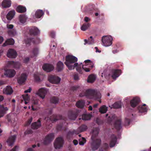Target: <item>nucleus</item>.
Segmentation results:
<instances>
[{
  "label": "nucleus",
  "mask_w": 151,
  "mask_h": 151,
  "mask_svg": "<svg viewBox=\"0 0 151 151\" xmlns=\"http://www.w3.org/2000/svg\"><path fill=\"white\" fill-rule=\"evenodd\" d=\"M65 63L70 70L76 68V70L80 72L82 68V63L78 64L77 62V58L73 55H68L66 56Z\"/></svg>",
  "instance_id": "1"
},
{
  "label": "nucleus",
  "mask_w": 151,
  "mask_h": 151,
  "mask_svg": "<svg viewBox=\"0 0 151 151\" xmlns=\"http://www.w3.org/2000/svg\"><path fill=\"white\" fill-rule=\"evenodd\" d=\"M85 96L89 98L93 99L98 101L100 103L101 102L100 99L101 95L100 93L97 92L93 89H89L86 90Z\"/></svg>",
  "instance_id": "2"
},
{
  "label": "nucleus",
  "mask_w": 151,
  "mask_h": 151,
  "mask_svg": "<svg viewBox=\"0 0 151 151\" xmlns=\"http://www.w3.org/2000/svg\"><path fill=\"white\" fill-rule=\"evenodd\" d=\"M108 73L107 70L104 71L102 73L101 76H104L105 77H106L108 76L111 75L113 79H115L121 74V71L119 70H113L111 71L110 73Z\"/></svg>",
  "instance_id": "3"
},
{
  "label": "nucleus",
  "mask_w": 151,
  "mask_h": 151,
  "mask_svg": "<svg viewBox=\"0 0 151 151\" xmlns=\"http://www.w3.org/2000/svg\"><path fill=\"white\" fill-rule=\"evenodd\" d=\"M15 11L14 10H12L9 11L6 16V20L5 16L3 14H1V17L3 21L5 23L9 22V21L11 20L14 17L15 14Z\"/></svg>",
  "instance_id": "4"
},
{
  "label": "nucleus",
  "mask_w": 151,
  "mask_h": 151,
  "mask_svg": "<svg viewBox=\"0 0 151 151\" xmlns=\"http://www.w3.org/2000/svg\"><path fill=\"white\" fill-rule=\"evenodd\" d=\"M113 38L110 35L103 36L102 38L103 45L105 47L110 46L112 44Z\"/></svg>",
  "instance_id": "5"
},
{
  "label": "nucleus",
  "mask_w": 151,
  "mask_h": 151,
  "mask_svg": "<svg viewBox=\"0 0 151 151\" xmlns=\"http://www.w3.org/2000/svg\"><path fill=\"white\" fill-rule=\"evenodd\" d=\"M63 140L61 137H59L55 140L54 143V147L57 149H60L63 146Z\"/></svg>",
  "instance_id": "6"
},
{
  "label": "nucleus",
  "mask_w": 151,
  "mask_h": 151,
  "mask_svg": "<svg viewBox=\"0 0 151 151\" xmlns=\"http://www.w3.org/2000/svg\"><path fill=\"white\" fill-rule=\"evenodd\" d=\"M48 79L50 82L54 84L59 83L60 81V78L59 77L53 75L49 76Z\"/></svg>",
  "instance_id": "7"
},
{
  "label": "nucleus",
  "mask_w": 151,
  "mask_h": 151,
  "mask_svg": "<svg viewBox=\"0 0 151 151\" xmlns=\"http://www.w3.org/2000/svg\"><path fill=\"white\" fill-rule=\"evenodd\" d=\"M27 75L26 73H23L18 78L17 81L19 84H22L26 81L27 78Z\"/></svg>",
  "instance_id": "8"
},
{
  "label": "nucleus",
  "mask_w": 151,
  "mask_h": 151,
  "mask_svg": "<svg viewBox=\"0 0 151 151\" xmlns=\"http://www.w3.org/2000/svg\"><path fill=\"white\" fill-rule=\"evenodd\" d=\"M47 92V90L45 88H41L39 89L37 91L35 94L38 95L42 99L45 98V96Z\"/></svg>",
  "instance_id": "9"
},
{
  "label": "nucleus",
  "mask_w": 151,
  "mask_h": 151,
  "mask_svg": "<svg viewBox=\"0 0 151 151\" xmlns=\"http://www.w3.org/2000/svg\"><path fill=\"white\" fill-rule=\"evenodd\" d=\"M24 42L26 44H38L40 42V40L39 38L34 39L33 38H27L24 40Z\"/></svg>",
  "instance_id": "10"
},
{
  "label": "nucleus",
  "mask_w": 151,
  "mask_h": 151,
  "mask_svg": "<svg viewBox=\"0 0 151 151\" xmlns=\"http://www.w3.org/2000/svg\"><path fill=\"white\" fill-rule=\"evenodd\" d=\"M54 134L51 133L47 135L45 138V139L43 143L45 144H47L50 143L54 139Z\"/></svg>",
  "instance_id": "11"
},
{
  "label": "nucleus",
  "mask_w": 151,
  "mask_h": 151,
  "mask_svg": "<svg viewBox=\"0 0 151 151\" xmlns=\"http://www.w3.org/2000/svg\"><path fill=\"white\" fill-rule=\"evenodd\" d=\"M16 71L13 69H8L5 71L4 75L8 77H13L15 75Z\"/></svg>",
  "instance_id": "12"
},
{
  "label": "nucleus",
  "mask_w": 151,
  "mask_h": 151,
  "mask_svg": "<svg viewBox=\"0 0 151 151\" xmlns=\"http://www.w3.org/2000/svg\"><path fill=\"white\" fill-rule=\"evenodd\" d=\"M42 68L47 72H49L52 70L54 69V66L51 64H45L43 65Z\"/></svg>",
  "instance_id": "13"
},
{
  "label": "nucleus",
  "mask_w": 151,
  "mask_h": 151,
  "mask_svg": "<svg viewBox=\"0 0 151 151\" xmlns=\"http://www.w3.org/2000/svg\"><path fill=\"white\" fill-rule=\"evenodd\" d=\"M8 57L11 58H15L17 55L16 52L14 49H10L7 52V54Z\"/></svg>",
  "instance_id": "14"
},
{
  "label": "nucleus",
  "mask_w": 151,
  "mask_h": 151,
  "mask_svg": "<svg viewBox=\"0 0 151 151\" xmlns=\"http://www.w3.org/2000/svg\"><path fill=\"white\" fill-rule=\"evenodd\" d=\"M11 4L10 0H3L1 3V6L3 8L9 7Z\"/></svg>",
  "instance_id": "15"
},
{
  "label": "nucleus",
  "mask_w": 151,
  "mask_h": 151,
  "mask_svg": "<svg viewBox=\"0 0 151 151\" xmlns=\"http://www.w3.org/2000/svg\"><path fill=\"white\" fill-rule=\"evenodd\" d=\"M40 31L37 27H32L29 29V33L32 35H36L40 33Z\"/></svg>",
  "instance_id": "16"
},
{
  "label": "nucleus",
  "mask_w": 151,
  "mask_h": 151,
  "mask_svg": "<svg viewBox=\"0 0 151 151\" xmlns=\"http://www.w3.org/2000/svg\"><path fill=\"white\" fill-rule=\"evenodd\" d=\"M101 140L99 139H96L94 141L92 144V149L93 150L97 149L100 144Z\"/></svg>",
  "instance_id": "17"
},
{
  "label": "nucleus",
  "mask_w": 151,
  "mask_h": 151,
  "mask_svg": "<svg viewBox=\"0 0 151 151\" xmlns=\"http://www.w3.org/2000/svg\"><path fill=\"white\" fill-rule=\"evenodd\" d=\"M13 92V90L12 87L9 86H7L4 88L3 90L4 93L7 95H11Z\"/></svg>",
  "instance_id": "18"
},
{
  "label": "nucleus",
  "mask_w": 151,
  "mask_h": 151,
  "mask_svg": "<svg viewBox=\"0 0 151 151\" xmlns=\"http://www.w3.org/2000/svg\"><path fill=\"white\" fill-rule=\"evenodd\" d=\"M8 66L12 65L14 67L18 68L21 65L20 63L18 62H15L13 61H8L7 62Z\"/></svg>",
  "instance_id": "19"
},
{
  "label": "nucleus",
  "mask_w": 151,
  "mask_h": 151,
  "mask_svg": "<svg viewBox=\"0 0 151 151\" xmlns=\"http://www.w3.org/2000/svg\"><path fill=\"white\" fill-rule=\"evenodd\" d=\"M44 14V13L42 10H38L36 12L35 15H33V17L34 19L39 18L43 15Z\"/></svg>",
  "instance_id": "20"
},
{
  "label": "nucleus",
  "mask_w": 151,
  "mask_h": 151,
  "mask_svg": "<svg viewBox=\"0 0 151 151\" xmlns=\"http://www.w3.org/2000/svg\"><path fill=\"white\" fill-rule=\"evenodd\" d=\"M116 143V138L114 135L111 136L110 143V146L111 147H114Z\"/></svg>",
  "instance_id": "21"
},
{
  "label": "nucleus",
  "mask_w": 151,
  "mask_h": 151,
  "mask_svg": "<svg viewBox=\"0 0 151 151\" xmlns=\"http://www.w3.org/2000/svg\"><path fill=\"white\" fill-rule=\"evenodd\" d=\"M96 76L94 74L90 75L88 77L87 81L88 82L92 83L96 80Z\"/></svg>",
  "instance_id": "22"
},
{
  "label": "nucleus",
  "mask_w": 151,
  "mask_h": 151,
  "mask_svg": "<svg viewBox=\"0 0 151 151\" xmlns=\"http://www.w3.org/2000/svg\"><path fill=\"white\" fill-rule=\"evenodd\" d=\"M16 138V136L14 135L10 137L7 141V142L9 146H11L14 144L15 139Z\"/></svg>",
  "instance_id": "23"
},
{
  "label": "nucleus",
  "mask_w": 151,
  "mask_h": 151,
  "mask_svg": "<svg viewBox=\"0 0 151 151\" xmlns=\"http://www.w3.org/2000/svg\"><path fill=\"white\" fill-rule=\"evenodd\" d=\"M139 101V98L137 97L134 98L130 101L131 106L133 107H135Z\"/></svg>",
  "instance_id": "24"
},
{
  "label": "nucleus",
  "mask_w": 151,
  "mask_h": 151,
  "mask_svg": "<svg viewBox=\"0 0 151 151\" xmlns=\"http://www.w3.org/2000/svg\"><path fill=\"white\" fill-rule=\"evenodd\" d=\"M27 16L24 14H21L19 17V20L20 22L22 24L25 23L27 21Z\"/></svg>",
  "instance_id": "25"
},
{
  "label": "nucleus",
  "mask_w": 151,
  "mask_h": 151,
  "mask_svg": "<svg viewBox=\"0 0 151 151\" xmlns=\"http://www.w3.org/2000/svg\"><path fill=\"white\" fill-rule=\"evenodd\" d=\"M34 77V79L37 82H40L43 79L42 76L38 73H35Z\"/></svg>",
  "instance_id": "26"
},
{
  "label": "nucleus",
  "mask_w": 151,
  "mask_h": 151,
  "mask_svg": "<svg viewBox=\"0 0 151 151\" xmlns=\"http://www.w3.org/2000/svg\"><path fill=\"white\" fill-rule=\"evenodd\" d=\"M39 54V50L37 48L34 49L32 52L30 57L31 58H33L36 57Z\"/></svg>",
  "instance_id": "27"
},
{
  "label": "nucleus",
  "mask_w": 151,
  "mask_h": 151,
  "mask_svg": "<svg viewBox=\"0 0 151 151\" xmlns=\"http://www.w3.org/2000/svg\"><path fill=\"white\" fill-rule=\"evenodd\" d=\"M14 43V40L12 39H8L3 45V46H5L8 45H12Z\"/></svg>",
  "instance_id": "28"
},
{
  "label": "nucleus",
  "mask_w": 151,
  "mask_h": 151,
  "mask_svg": "<svg viewBox=\"0 0 151 151\" xmlns=\"http://www.w3.org/2000/svg\"><path fill=\"white\" fill-rule=\"evenodd\" d=\"M16 10L18 12L22 13L25 12L26 9L25 7L20 5L17 7Z\"/></svg>",
  "instance_id": "29"
},
{
  "label": "nucleus",
  "mask_w": 151,
  "mask_h": 151,
  "mask_svg": "<svg viewBox=\"0 0 151 151\" xmlns=\"http://www.w3.org/2000/svg\"><path fill=\"white\" fill-rule=\"evenodd\" d=\"M85 104V101L83 100H79L77 102L76 104V106L78 108H83Z\"/></svg>",
  "instance_id": "30"
},
{
  "label": "nucleus",
  "mask_w": 151,
  "mask_h": 151,
  "mask_svg": "<svg viewBox=\"0 0 151 151\" xmlns=\"http://www.w3.org/2000/svg\"><path fill=\"white\" fill-rule=\"evenodd\" d=\"M108 110V107L105 105L101 106L99 109V111L101 114L106 113Z\"/></svg>",
  "instance_id": "31"
},
{
  "label": "nucleus",
  "mask_w": 151,
  "mask_h": 151,
  "mask_svg": "<svg viewBox=\"0 0 151 151\" xmlns=\"http://www.w3.org/2000/svg\"><path fill=\"white\" fill-rule=\"evenodd\" d=\"M63 68V64L61 61L58 62L57 65V70L58 71H61Z\"/></svg>",
  "instance_id": "32"
},
{
  "label": "nucleus",
  "mask_w": 151,
  "mask_h": 151,
  "mask_svg": "<svg viewBox=\"0 0 151 151\" xmlns=\"http://www.w3.org/2000/svg\"><path fill=\"white\" fill-rule=\"evenodd\" d=\"M91 26L89 23H86L83 24L81 27V29L83 31L87 30Z\"/></svg>",
  "instance_id": "33"
},
{
  "label": "nucleus",
  "mask_w": 151,
  "mask_h": 151,
  "mask_svg": "<svg viewBox=\"0 0 151 151\" xmlns=\"http://www.w3.org/2000/svg\"><path fill=\"white\" fill-rule=\"evenodd\" d=\"M40 126L41 123L39 120H38L37 122H35L32 124V128L33 129H37Z\"/></svg>",
  "instance_id": "34"
},
{
  "label": "nucleus",
  "mask_w": 151,
  "mask_h": 151,
  "mask_svg": "<svg viewBox=\"0 0 151 151\" xmlns=\"http://www.w3.org/2000/svg\"><path fill=\"white\" fill-rule=\"evenodd\" d=\"M7 33L8 35L11 37H13L16 35L17 34L16 30L14 29L7 30Z\"/></svg>",
  "instance_id": "35"
},
{
  "label": "nucleus",
  "mask_w": 151,
  "mask_h": 151,
  "mask_svg": "<svg viewBox=\"0 0 151 151\" xmlns=\"http://www.w3.org/2000/svg\"><path fill=\"white\" fill-rule=\"evenodd\" d=\"M146 104H144L143 106H140L138 108L140 112H145L147 111V109L146 107H145Z\"/></svg>",
  "instance_id": "36"
},
{
  "label": "nucleus",
  "mask_w": 151,
  "mask_h": 151,
  "mask_svg": "<svg viewBox=\"0 0 151 151\" xmlns=\"http://www.w3.org/2000/svg\"><path fill=\"white\" fill-rule=\"evenodd\" d=\"M114 126L118 130H119L121 128V122L120 120H118L114 124Z\"/></svg>",
  "instance_id": "37"
},
{
  "label": "nucleus",
  "mask_w": 151,
  "mask_h": 151,
  "mask_svg": "<svg viewBox=\"0 0 151 151\" xmlns=\"http://www.w3.org/2000/svg\"><path fill=\"white\" fill-rule=\"evenodd\" d=\"M112 106L115 109L121 108L122 106L121 102H116Z\"/></svg>",
  "instance_id": "38"
},
{
  "label": "nucleus",
  "mask_w": 151,
  "mask_h": 151,
  "mask_svg": "<svg viewBox=\"0 0 151 151\" xmlns=\"http://www.w3.org/2000/svg\"><path fill=\"white\" fill-rule=\"evenodd\" d=\"M91 115L89 114H84L82 115V119L85 120H88L91 119Z\"/></svg>",
  "instance_id": "39"
},
{
  "label": "nucleus",
  "mask_w": 151,
  "mask_h": 151,
  "mask_svg": "<svg viewBox=\"0 0 151 151\" xmlns=\"http://www.w3.org/2000/svg\"><path fill=\"white\" fill-rule=\"evenodd\" d=\"M86 65H90L91 67L93 68V67L94 64L93 62L90 60H87L84 61Z\"/></svg>",
  "instance_id": "40"
},
{
  "label": "nucleus",
  "mask_w": 151,
  "mask_h": 151,
  "mask_svg": "<svg viewBox=\"0 0 151 151\" xmlns=\"http://www.w3.org/2000/svg\"><path fill=\"white\" fill-rule=\"evenodd\" d=\"M23 99L24 101V103L25 104H27L29 100V97L28 96V94H27L23 96Z\"/></svg>",
  "instance_id": "41"
},
{
  "label": "nucleus",
  "mask_w": 151,
  "mask_h": 151,
  "mask_svg": "<svg viewBox=\"0 0 151 151\" xmlns=\"http://www.w3.org/2000/svg\"><path fill=\"white\" fill-rule=\"evenodd\" d=\"M87 129V126L86 125H83L78 128V130L79 132L85 131Z\"/></svg>",
  "instance_id": "42"
},
{
  "label": "nucleus",
  "mask_w": 151,
  "mask_h": 151,
  "mask_svg": "<svg viewBox=\"0 0 151 151\" xmlns=\"http://www.w3.org/2000/svg\"><path fill=\"white\" fill-rule=\"evenodd\" d=\"M86 142V139L84 137H82L79 139V144L80 145H84Z\"/></svg>",
  "instance_id": "43"
},
{
  "label": "nucleus",
  "mask_w": 151,
  "mask_h": 151,
  "mask_svg": "<svg viewBox=\"0 0 151 151\" xmlns=\"http://www.w3.org/2000/svg\"><path fill=\"white\" fill-rule=\"evenodd\" d=\"M58 99L56 97H52L50 100L51 103L56 104L58 103Z\"/></svg>",
  "instance_id": "44"
},
{
  "label": "nucleus",
  "mask_w": 151,
  "mask_h": 151,
  "mask_svg": "<svg viewBox=\"0 0 151 151\" xmlns=\"http://www.w3.org/2000/svg\"><path fill=\"white\" fill-rule=\"evenodd\" d=\"M94 43V40H93L92 37L90 36V38L88 39V44H92Z\"/></svg>",
  "instance_id": "45"
},
{
  "label": "nucleus",
  "mask_w": 151,
  "mask_h": 151,
  "mask_svg": "<svg viewBox=\"0 0 151 151\" xmlns=\"http://www.w3.org/2000/svg\"><path fill=\"white\" fill-rule=\"evenodd\" d=\"M7 30H10L13 29L14 25L12 24H7L6 25Z\"/></svg>",
  "instance_id": "46"
},
{
  "label": "nucleus",
  "mask_w": 151,
  "mask_h": 151,
  "mask_svg": "<svg viewBox=\"0 0 151 151\" xmlns=\"http://www.w3.org/2000/svg\"><path fill=\"white\" fill-rule=\"evenodd\" d=\"M32 103L33 105H32V109L34 111L35 110H36V109L34 108L33 107L34 105H37L38 104V101L37 100L34 101H32Z\"/></svg>",
  "instance_id": "47"
},
{
  "label": "nucleus",
  "mask_w": 151,
  "mask_h": 151,
  "mask_svg": "<svg viewBox=\"0 0 151 151\" xmlns=\"http://www.w3.org/2000/svg\"><path fill=\"white\" fill-rule=\"evenodd\" d=\"M76 118V116L74 114H72L69 117V118L72 120H75Z\"/></svg>",
  "instance_id": "48"
},
{
  "label": "nucleus",
  "mask_w": 151,
  "mask_h": 151,
  "mask_svg": "<svg viewBox=\"0 0 151 151\" xmlns=\"http://www.w3.org/2000/svg\"><path fill=\"white\" fill-rule=\"evenodd\" d=\"M82 68L86 72H89L90 70V69L88 68H85L84 67L83 65H82Z\"/></svg>",
  "instance_id": "49"
},
{
  "label": "nucleus",
  "mask_w": 151,
  "mask_h": 151,
  "mask_svg": "<svg viewBox=\"0 0 151 151\" xmlns=\"http://www.w3.org/2000/svg\"><path fill=\"white\" fill-rule=\"evenodd\" d=\"M29 61V58L27 57L25 58L24 60V62L25 63H27Z\"/></svg>",
  "instance_id": "50"
},
{
  "label": "nucleus",
  "mask_w": 151,
  "mask_h": 151,
  "mask_svg": "<svg viewBox=\"0 0 151 151\" xmlns=\"http://www.w3.org/2000/svg\"><path fill=\"white\" fill-rule=\"evenodd\" d=\"M90 19L88 17H86L84 18V21L86 22H87L90 21Z\"/></svg>",
  "instance_id": "51"
},
{
  "label": "nucleus",
  "mask_w": 151,
  "mask_h": 151,
  "mask_svg": "<svg viewBox=\"0 0 151 151\" xmlns=\"http://www.w3.org/2000/svg\"><path fill=\"white\" fill-rule=\"evenodd\" d=\"M130 122V120L127 119H126L125 123L126 125H128L129 124Z\"/></svg>",
  "instance_id": "52"
},
{
  "label": "nucleus",
  "mask_w": 151,
  "mask_h": 151,
  "mask_svg": "<svg viewBox=\"0 0 151 151\" xmlns=\"http://www.w3.org/2000/svg\"><path fill=\"white\" fill-rule=\"evenodd\" d=\"M74 79L75 80H78L79 79V77L78 75H75L74 77Z\"/></svg>",
  "instance_id": "53"
},
{
  "label": "nucleus",
  "mask_w": 151,
  "mask_h": 151,
  "mask_svg": "<svg viewBox=\"0 0 151 151\" xmlns=\"http://www.w3.org/2000/svg\"><path fill=\"white\" fill-rule=\"evenodd\" d=\"M31 131L30 130H27L26 131H25L24 132V134H29L31 133Z\"/></svg>",
  "instance_id": "54"
},
{
  "label": "nucleus",
  "mask_w": 151,
  "mask_h": 151,
  "mask_svg": "<svg viewBox=\"0 0 151 151\" xmlns=\"http://www.w3.org/2000/svg\"><path fill=\"white\" fill-rule=\"evenodd\" d=\"M32 118H31L29 119L27 122V124H29L31 123L32 121Z\"/></svg>",
  "instance_id": "55"
},
{
  "label": "nucleus",
  "mask_w": 151,
  "mask_h": 151,
  "mask_svg": "<svg viewBox=\"0 0 151 151\" xmlns=\"http://www.w3.org/2000/svg\"><path fill=\"white\" fill-rule=\"evenodd\" d=\"M31 90V88H29L28 90H26L24 91V93H27L28 92H30Z\"/></svg>",
  "instance_id": "56"
},
{
  "label": "nucleus",
  "mask_w": 151,
  "mask_h": 151,
  "mask_svg": "<svg viewBox=\"0 0 151 151\" xmlns=\"http://www.w3.org/2000/svg\"><path fill=\"white\" fill-rule=\"evenodd\" d=\"M73 142L75 145H76L78 144V141L76 140H74Z\"/></svg>",
  "instance_id": "57"
},
{
  "label": "nucleus",
  "mask_w": 151,
  "mask_h": 151,
  "mask_svg": "<svg viewBox=\"0 0 151 151\" xmlns=\"http://www.w3.org/2000/svg\"><path fill=\"white\" fill-rule=\"evenodd\" d=\"M18 147L16 146L15 147L13 148L11 151H16L18 149Z\"/></svg>",
  "instance_id": "58"
},
{
  "label": "nucleus",
  "mask_w": 151,
  "mask_h": 151,
  "mask_svg": "<svg viewBox=\"0 0 151 151\" xmlns=\"http://www.w3.org/2000/svg\"><path fill=\"white\" fill-rule=\"evenodd\" d=\"M50 36L52 37L55 36V33L54 32H52L50 34Z\"/></svg>",
  "instance_id": "59"
},
{
  "label": "nucleus",
  "mask_w": 151,
  "mask_h": 151,
  "mask_svg": "<svg viewBox=\"0 0 151 151\" xmlns=\"http://www.w3.org/2000/svg\"><path fill=\"white\" fill-rule=\"evenodd\" d=\"M95 49L96 50V52H98L99 53H100L101 52V50H98V48L97 47H95Z\"/></svg>",
  "instance_id": "60"
},
{
  "label": "nucleus",
  "mask_w": 151,
  "mask_h": 151,
  "mask_svg": "<svg viewBox=\"0 0 151 151\" xmlns=\"http://www.w3.org/2000/svg\"><path fill=\"white\" fill-rule=\"evenodd\" d=\"M3 38L2 37L0 36V44L3 41Z\"/></svg>",
  "instance_id": "61"
},
{
  "label": "nucleus",
  "mask_w": 151,
  "mask_h": 151,
  "mask_svg": "<svg viewBox=\"0 0 151 151\" xmlns=\"http://www.w3.org/2000/svg\"><path fill=\"white\" fill-rule=\"evenodd\" d=\"M4 99L3 97L2 96H0V102L2 101Z\"/></svg>",
  "instance_id": "62"
},
{
  "label": "nucleus",
  "mask_w": 151,
  "mask_h": 151,
  "mask_svg": "<svg viewBox=\"0 0 151 151\" xmlns=\"http://www.w3.org/2000/svg\"><path fill=\"white\" fill-rule=\"evenodd\" d=\"M27 151H34L32 148H29L27 149Z\"/></svg>",
  "instance_id": "63"
},
{
  "label": "nucleus",
  "mask_w": 151,
  "mask_h": 151,
  "mask_svg": "<svg viewBox=\"0 0 151 151\" xmlns=\"http://www.w3.org/2000/svg\"><path fill=\"white\" fill-rule=\"evenodd\" d=\"M92 107L91 106H89L88 107V109L90 110H92Z\"/></svg>",
  "instance_id": "64"
}]
</instances>
